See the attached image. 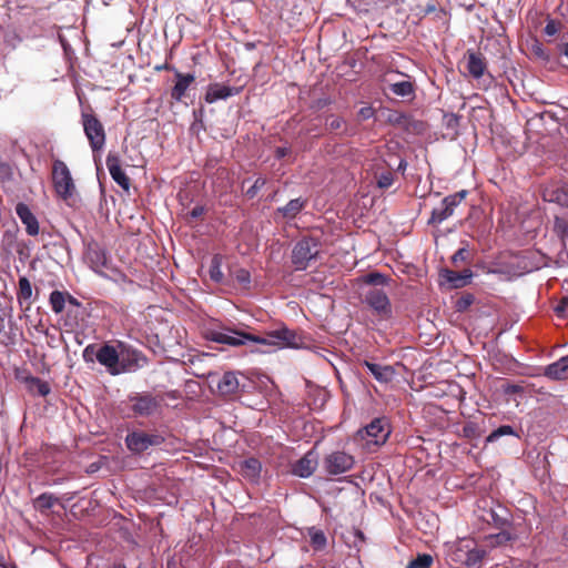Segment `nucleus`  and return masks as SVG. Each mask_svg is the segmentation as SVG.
Returning <instances> with one entry per match:
<instances>
[{
  "instance_id": "53",
  "label": "nucleus",
  "mask_w": 568,
  "mask_h": 568,
  "mask_svg": "<svg viewBox=\"0 0 568 568\" xmlns=\"http://www.w3.org/2000/svg\"><path fill=\"white\" fill-rule=\"evenodd\" d=\"M287 154V149L285 148H277L276 155L278 159L284 158Z\"/></svg>"
},
{
  "instance_id": "49",
  "label": "nucleus",
  "mask_w": 568,
  "mask_h": 568,
  "mask_svg": "<svg viewBox=\"0 0 568 568\" xmlns=\"http://www.w3.org/2000/svg\"><path fill=\"white\" fill-rule=\"evenodd\" d=\"M374 114H375V110L371 105L363 106L358 111V116L362 120H368V119L373 118Z\"/></svg>"
},
{
  "instance_id": "32",
  "label": "nucleus",
  "mask_w": 568,
  "mask_h": 568,
  "mask_svg": "<svg viewBox=\"0 0 568 568\" xmlns=\"http://www.w3.org/2000/svg\"><path fill=\"white\" fill-rule=\"evenodd\" d=\"M58 501L59 498L55 497L53 494L43 493L36 498L34 506L39 510L43 511L52 508Z\"/></svg>"
},
{
  "instance_id": "47",
  "label": "nucleus",
  "mask_w": 568,
  "mask_h": 568,
  "mask_svg": "<svg viewBox=\"0 0 568 568\" xmlns=\"http://www.w3.org/2000/svg\"><path fill=\"white\" fill-rule=\"evenodd\" d=\"M235 278L239 283L243 285H248L251 282L250 272L244 268H240L235 272Z\"/></svg>"
},
{
  "instance_id": "4",
  "label": "nucleus",
  "mask_w": 568,
  "mask_h": 568,
  "mask_svg": "<svg viewBox=\"0 0 568 568\" xmlns=\"http://www.w3.org/2000/svg\"><path fill=\"white\" fill-rule=\"evenodd\" d=\"M52 183L59 197L67 201L73 196L75 184L68 165L62 160L53 161Z\"/></svg>"
},
{
  "instance_id": "11",
  "label": "nucleus",
  "mask_w": 568,
  "mask_h": 568,
  "mask_svg": "<svg viewBox=\"0 0 568 568\" xmlns=\"http://www.w3.org/2000/svg\"><path fill=\"white\" fill-rule=\"evenodd\" d=\"M354 457L345 452H333L323 462L324 469L329 475H341L354 466Z\"/></svg>"
},
{
  "instance_id": "21",
  "label": "nucleus",
  "mask_w": 568,
  "mask_h": 568,
  "mask_svg": "<svg viewBox=\"0 0 568 568\" xmlns=\"http://www.w3.org/2000/svg\"><path fill=\"white\" fill-rule=\"evenodd\" d=\"M362 365L365 366L379 383H389L395 376V371L389 365H381L369 361H363Z\"/></svg>"
},
{
  "instance_id": "33",
  "label": "nucleus",
  "mask_w": 568,
  "mask_h": 568,
  "mask_svg": "<svg viewBox=\"0 0 568 568\" xmlns=\"http://www.w3.org/2000/svg\"><path fill=\"white\" fill-rule=\"evenodd\" d=\"M27 384L31 392L40 396H47L50 393L49 384L38 377L27 378Z\"/></svg>"
},
{
  "instance_id": "41",
  "label": "nucleus",
  "mask_w": 568,
  "mask_h": 568,
  "mask_svg": "<svg viewBox=\"0 0 568 568\" xmlns=\"http://www.w3.org/2000/svg\"><path fill=\"white\" fill-rule=\"evenodd\" d=\"M393 183H394V175L390 172L382 173L377 178V186L379 189H388L389 186L393 185Z\"/></svg>"
},
{
  "instance_id": "27",
  "label": "nucleus",
  "mask_w": 568,
  "mask_h": 568,
  "mask_svg": "<svg viewBox=\"0 0 568 568\" xmlns=\"http://www.w3.org/2000/svg\"><path fill=\"white\" fill-rule=\"evenodd\" d=\"M445 277L454 287H463L470 282L473 273L470 270H464L463 272L446 270Z\"/></svg>"
},
{
  "instance_id": "31",
  "label": "nucleus",
  "mask_w": 568,
  "mask_h": 568,
  "mask_svg": "<svg viewBox=\"0 0 568 568\" xmlns=\"http://www.w3.org/2000/svg\"><path fill=\"white\" fill-rule=\"evenodd\" d=\"M209 275L210 278L215 283H222L224 278V274L222 272V256L219 254H215L210 264L209 268Z\"/></svg>"
},
{
  "instance_id": "24",
  "label": "nucleus",
  "mask_w": 568,
  "mask_h": 568,
  "mask_svg": "<svg viewBox=\"0 0 568 568\" xmlns=\"http://www.w3.org/2000/svg\"><path fill=\"white\" fill-rule=\"evenodd\" d=\"M261 470H262V465H261L260 460L256 458H247L240 463L241 475L245 479H247L252 483L258 481Z\"/></svg>"
},
{
  "instance_id": "6",
  "label": "nucleus",
  "mask_w": 568,
  "mask_h": 568,
  "mask_svg": "<svg viewBox=\"0 0 568 568\" xmlns=\"http://www.w3.org/2000/svg\"><path fill=\"white\" fill-rule=\"evenodd\" d=\"M390 434L388 423L385 418H375L364 428L357 432V436L366 442V446L369 448L373 446L383 445Z\"/></svg>"
},
{
  "instance_id": "3",
  "label": "nucleus",
  "mask_w": 568,
  "mask_h": 568,
  "mask_svg": "<svg viewBox=\"0 0 568 568\" xmlns=\"http://www.w3.org/2000/svg\"><path fill=\"white\" fill-rule=\"evenodd\" d=\"M250 342L273 346L276 348H298L302 346V338L297 335V333L285 326L267 332L265 336H257L252 334Z\"/></svg>"
},
{
  "instance_id": "34",
  "label": "nucleus",
  "mask_w": 568,
  "mask_h": 568,
  "mask_svg": "<svg viewBox=\"0 0 568 568\" xmlns=\"http://www.w3.org/2000/svg\"><path fill=\"white\" fill-rule=\"evenodd\" d=\"M503 436H516L519 437V435L516 433V430L510 425H501L494 432H491L487 438L486 443H495Z\"/></svg>"
},
{
  "instance_id": "38",
  "label": "nucleus",
  "mask_w": 568,
  "mask_h": 568,
  "mask_svg": "<svg viewBox=\"0 0 568 568\" xmlns=\"http://www.w3.org/2000/svg\"><path fill=\"white\" fill-rule=\"evenodd\" d=\"M311 544L315 549H322L326 545V536L325 534L316 529L315 527H312L308 531Z\"/></svg>"
},
{
  "instance_id": "51",
  "label": "nucleus",
  "mask_w": 568,
  "mask_h": 568,
  "mask_svg": "<svg viewBox=\"0 0 568 568\" xmlns=\"http://www.w3.org/2000/svg\"><path fill=\"white\" fill-rule=\"evenodd\" d=\"M557 32V27L554 21H549L545 27V33L548 36H554Z\"/></svg>"
},
{
  "instance_id": "26",
  "label": "nucleus",
  "mask_w": 568,
  "mask_h": 568,
  "mask_svg": "<svg viewBox=\"0 0 568 568\" xmlns=\"http://www.w3.org/2000/svg\"><path fill=\"white\" fill-rule=\"evenodd\" d=\"M486 67L485 59L480 54L474 52L468 54L467 70L473 78H481L486 71Z\"/></svg>"
},
{
  "instance_id": "45",
  "label": "nucleus",
  "mask_w": 568,
  "mask_h": 568,
  "mask_svg": "<svg viewBox=\"0 0 568 568\" xmlns=\"http://www.w3.org/2000/svg\"><path fill=\"white\" fill-rule=\"evenodd\" d=\"M555 231L564 239L568 235V222L562 219L556 217Z\"/></svg>"
},
{
  "instance_id": "19",
  "label": "nucleus",
  "mask_w": 568,
  "mask_h": 568,
  "mask_svg": "<svg viewBox=\"0 0 568 568\" xmlns=\"http://www.w3.org/2000/svg\"><path fill=\"white\" fill-rule=\"evenodd\" d=\"M84 257L90 267L97 272L106 264L105 252L98 244L92 242L87 244Z\"/></svg>"
},
{
  "instance_id": "55",
  "label": "nucleus",
  "mask_w": 568,
  "mask_h": 568,
  "mask_svg": "<svg viewBox=\"0 0 568 568\" xmlns=\"http://www.w3.org/2000/svg\"><path fill=\"white\" fill-rule=\"evenodd\" d=\"M69 301L72 304H77V300L74 297H72L71 295H69Z\"/></svg>"
},
{
  "instance_id": "12",
  "label": "nucleus",
  "mask_w": 568,
  "mask_h": 568,
  "mask_svg": "<svg viewBox=\"0 0 568 568\" xmlns=\"http://www.w3.org/2000/svg\"><path fill=\"white\" fill-rule=\"evenodd\" d=\"M209 338L212 342L226 344L229 346L245 345L252 338V334L243 333L231 328L211 331Z\"/></svg>"
},
{
  "instance_id": "9",
  "label": "nucleus",
  "mask_w": 568,
  "mask_h": 568,
  "mask_svg": "<svg viewBox=\"0 0 568 568\" xmlns=\"http://www.w3.org/2000/svg\"><path fill=\"white\" fill-rule=\"evenodd\" d=\"M467 191L462 190L443 199L438 207L433 209L428 224H440L450 217L455 209L466 197Z\"/></svg>"
},
{
  "instance_id": "42",
  "label": "nucleus",
  "mask_w": 568,
  "mask_h": 568,
  "mask_svg": "<svg viewBox=\"0 0 568 568\" xmlns=\"http://www.w3.org/2000/svg\"><path fill=\"white\" fill-rule=\"evenodd\" d=\"M265 184L266 180L264 178H257L253 185L246 191V195L250 199H253Z\"/></svg>"
},
{
  "instance_id": "39",
  "label": "nucleus",
  "mask_w": 568,
  "mask_h": 568,
  "mask_svg": "<svg viewBox=\"0 0 568 568\" xmlns=\"http://www.w3.org/2000/svg\"><path fill=\"white\" fill-rule=\"evenodd\" d=\"M551 202H556L561 206L568 207V186L562 185L557 187L549 199Z\"/></svg>"
},
{
  "instance_id": "20",
  "label": "nucleus",
  "mask_w": 568,
  "mask_h": 568,
  "mask_svg": "<svg viewBox=\"0 0 568 568\" xmlns=\"http://www.w3.org/2000/svg\"><path fill=\"white\" fill-rule=\"evenodd\" d=\"M239 93V89L229 85L213 83L207 87L205 93V101L207 103H214L219 100H225Z\"/></svg>"
},
{
  "instance_id": "48",
  "label": "nucleus",
  "mask_w": 568,
  "mask_h": 568,
  "mask_svg": "<svg viewBox=\"0 0 568 568\" xmlns=\"http://www.w3.org/2000/svg\"><path fill=\"white\" fill-rule=\"evenodd\" d=\"M464 436L467 438H475L478 436L477 425L474 423H468L463 427Z\"/></svg>"
},
{
  "instance_id": "17",
  "label": "nucleus",
  "mask_w": 568,
  "mask_h": 568,
  "mask_svg": "<svg viewBox=\"0 0 568 568\" xmlns=\"http://www.w3.org/2000/svg\"><path fill=\"white\" fill-rule=\"evenodd\" d=\"M16 213L24 225L27 234L37 236L40 231L39 222L30 207L26 203L20 202L16 205Z\"/></svg>"
},
{
  "instance_id": "52",
  "label": "nucleus",
  "mask_w": 568,
  "mask_h": 568,
  "mask_svg": "<svg viewBox=\"0 0 568 568\" xmlns=\"http://www.w3.org/2000/svg\"><path fill=\"white\" fill-rule=\"evenodd\" d=\"M566 307H568V297H564L561 300L560 305L557 306L556 311L559 313L562 310H565Z\"/></svg>"
},
{
  "instance_id": "7",
  "label": "nucleus",
  "mask_w": 568,
  "mask_h": 568,
  "mask_svg": "<svg viewBox=\"0 0 568 568\" xmlns=\"http://www.w3.org/2000/svg\"><path fill=\"white\" fill-rule=\"evenodd\" d=\"M162 398L150 393H135L129 396L130 408L135 416L149 417L161 408Z\"/></svg>"
},
{
  "instance_id": "46",
  "label": "nucleus",
  "mask_w": 568,
  "mask_h": 568,
  "mask_svg": "<svg viewBox=\"0 0 568 568\" xmlns=\"http://www.w3.org/2000/svg\"><path fill=\"white\" fill-rule=\"evenodd\" d=\"M387 278L381 273H369L366 276V283L373 285H383L386 284Z\"/></svg>"
},
{
  "instance_id": "5",
  "label": "nucleus",
  "mask_w": 568,
  "mask_h": 568,
  "mask_svg": "<svg viewBox=\"0 0 568 568\" xmlns=\"http://www.w3.org/2000/svg\"><path fill=\"white\" fill-rule=\"evenodd\" d=\"M81 122L92 151H101L105 145V131L101 121L91 112H82Z\"/></svg>"
},
{
  "instance_id": "44",
  "label": "nucleus",
  "mask_w": 568,
  "mask_h": 568,
  "mask_svg": "<svg viewBox=\"0 0 568 568\" xmlns=\"http://www.w3.org/2000/svg\"><path fill=\"white\" fill-rule=\"evenodd\" d=\"M469 255V251L466 247H462L452 256V263L457 265L459 262H466Z\"/></svg>"
},
{
  "instance_id": "14",
  "label": "nucleus",
  "mask_w": 568,
  "mask_h": 568,
  "mask_svg": "<svg viewBox=\"0 0 568 568\" xmlns=\"http://www.w3.org/2000/svg\"><path fill=\"white\" fill-rule=\"evenodd\" d=\"M365 302L381 316L389 317L392 306L387 294L379 288H372L365 295Z\"/></svg>"
},
{
  "instance_id": "1",
  "label": "nucleus",
  "mask_w": 568,
  "mask_h": 568,
  "mask_svg": "<svg viewBox=\"0 0 568 568\" xmlns=\"http://www.w3.org/2000/svg\"><path fill=\"white\" fill-rule=\"evenodd\" d=\"M485 556V549L477 547L476 542L469 538L453 542L447 550L448 559L458 567L478 568Z\"/></svg>"
},
{
  "instance_id": "50",
  "label": "nucleus",
  "mask_w": 568,
  "mask_h": 568,
  "mask_svg": "<svg viewBox=\"0 0 568 568\" xmlns=\"http://www.w3.org/2000/svg\"><path fill=\"white\" fill-rule=\"evenodd\" d=\"M204 213V207L201 206V205H196L194 206L191 212H190V216L192 219H199L202 214Z\"/></svg>"
},
{
  "instance_id": "30",
  "label": "nucleus",
  "mask_w": 568,
  "mask_h": 568,
  "mask_svg": "<svg viewBox=\"0 0 568 568\" xmlns=\"http://www.w3.org/2000/svg\"><path fill=\"white\" fill-rule=\"evenodd\" d=\"M388 89L393 94L402 98L413 97L415 93L414 84L408 80L389 83Z\"/></svg>"
},
{
  "instance_id": "36",
  "label": "nucleus",
  "mask_w": 568,
  "mask_h": 568,
  "mask_svg": "<svg viewBox=\"0 0 568 568\" xmlns=\"http://www.w3.org/2000/svg\"><path fill=\"white\" fill-rule=\"evenodd\" d=\"M325 126L331 132L338 131V130L343 129V132L345 134H348L346 123H345L344 119L341 116H335V115L327 116L325 120Z\"/></svg>"
},
{
  "instance_id": "57",
  "label": "nucleus",
  "mask_w": 568,
  "mask_h": 568,
  "mask_svg": "<svg viewBox=\"0 0 568 568\" xmlns=\"http://www.w3.org/2000/svg\"><path fill=\"white\" fill-rule=\"evenodd\" d=\"M565 539L568 541V530L565 532Z\"/></svg>"
},
{
  "instance_id": "8",
  "label": "nucleus",
  "mask_w": 568,
  "mask_h": 568,
  "mask_svg": "<svg viewBox=\"0 0 568 568\" xmlns=\"http://www.w3.org/2000/svg\"><path fill=\"white\" fill-rule=\"evenodd\" d=\"M164 443V437L155 433H145L135 430L129 433L125 437V444L130 452L140 454L145 452L152 446H160Z\"/></svg>"
},
{
  "instance_id": "18",
  "label": "nucleus",
  "mask_w": 568,
  "mask_h": 568,
  "mask_svg": "<svg viewBox=\"0 0 568 568\" xmlns=\"http://www.w3.org/2000/svg\"><path fill=\"white\" fill-rule=\"evenodd\" d=\"M316 466L317 455L311 450L293 465V474L301 478H307L313 475Z\"/></svg>"
},
{
  "instance_id": "16",
  "label": "nucleus",
  "mask_w": 568,
  "mask_h": 568,
  "mask_svg": "<svg viewBox=\"0 0 568 568\" xmlns=\"http://www.w3.org/2000/svg\"><path fill=\"white\" fill-rule=\"evenodd\" d=\"M106 168L113 181L124 191L130 189V179L121 168V159L118 153L110 152L106 156Z\"/></svg>"
},
{
  "instance_id": "40",
  "label": "nucleus",
  "mask_w": 568,
  "mask_h": 568,
  "mask_svg": "<svg viewBox=\"0 0 568 568\" xmlns=\"http://www.w3.org/2000/svg\"><path fill=\"white\" fill-rule=\"evenodd\" d=\"M499 530V532L487 537L493 546L504 545L513 539V535L506 528Z\"/></svg>"
},
{
  "instance_id": "15",
  "label": "nucleus",
  "mask_w": 568,
  "mask_h": 568,
  "mask_svg": "<svg viewBox=\"0 0 568 568\" xmlns=\"http://www.w3.org/2000/svg\"><path fill=\"white\" fill-rule=\"evenodd\" d=\"M120 352L112 345L104 344L97 351V361L106 368L111 375H119Z\"/></svg>"
},
{
  "instance_id": "2",
  "label": "nucleus",
  "mask_w": 568,
  "mask_h": 568,
  "mask_svg": "<svg viewBox=\"0 0 568 568\" xmlns=\"http://www.w3.org/2000/svg\"><path fill=\"white\" fill-rule=\"evenodd\" d=\"M321 254V243L312 236L302 237L292 248L291 261L296 271H305Z\"/></svg>"
},
{
  "instance_id": "10",
  "label": "nucleus",
  "mask_w": 568,
  "mask_h": 568,
  "mask_svg": "<svg viewBox=\"0 0 568 568\" xmlns=\"http://www.w3.org/2000/svg\"><path fill=\"white\" fill-rule=\"evenodd\" d=\"M476 516L479 520L496 529H504L510 525L509 513L500 505L479 507Z\"/></svg>"
},
{
  "instance_id": "56",
  "label": "nucleus",
  "mask_w": 568,
  "mask_h": 568,
  "mask_svg": "<svg viewBox=\"0 0 568 568\" xmlns=\"http://www.w3.org/2000/svg\"><path fill=\"white\" fill-rule=\"evenodd\" d=\"M3 559H4L3 556L0 555V566H3V562H2Z\"/></svg>"
},
{
  "instance_id": "25",
  "label": "nucleus",
  "mask_w": 568,
  "mask_h": 568,
  "mask_svg": "<svg viewBox=\"0 0 568 568\" xmlns=\"http://www.w3.org/2000/svg\"><path fill=\"white\" fill-rule=\"evenodd\" d=\"M240 383L234 372H226L217 383V389L222 395L235 394L239 389Z\"/></svg>"
},
{
  "instance_id": "23",
  "label": "nucleus",
  "mask_w": 568,
  "mask_h": 568,
  "mask_svg": "<svg viewBox=\"0 0 568 568\" xmlns=\"http://www.w3.org/2000/svg\"><path fill=\"white\" fill-rule=\"evenodd\" d=\"M176 82L171 91V98L175 101H181L183 97L185 95L186 90L191 85L192 82H194L195 77L194 74L187 73H181L179 71L175 72Z\"/></svg>"
},
{
  "instance_id": "29",
  "label": "nucleus",
  "mask_w": 568,
  "mask_h": 568,
  "mask_svg": "<svg viewBox=\"0 0 568 568\" xmlns=\"http://www.w3.org/2000/svg\"><path fill=\"white\" fill-rule=\"evenodd\" d=\"M305 206V201L301 197L291 200L285 206L278 207L277 211L286 219H294Z\"/></svg>"
},
{
  "instance_id": "54",
  "label": "nucleus",
  "mask_w": 568,
  "mask_h": 568,
  "mask_svg": "<svg viewBox=\"0 0 568 568\" xmlns=\"http://www.w3.org/2000/svg\"><path fill=\"white\" fill-rule=\"evenodd\" d=\"M435 10H436L435 4L429 3V4H427V7L424 9V13H425V14H428V13L434 12Z\"/></svg>"
},
{
  "instance_id": "37",
  "label": "nucleus",
  "mask_w": 568,
  "mask_h": 568,
  "mask_svg": "<svg viewBox=\"0 0 568 568\" xmlns=\"http://www.w3.org/2000/svg\"><path fill=\"white\" fill-rule=\"evenodd\" d=\"M433 556L429 554H418L417 557L410 560L407 568H430L433 565Z\"/></svg>"
},
{
  "instance_id": "43",
  "label": "nucleus",
  "mask_w": 568,
  "mask_h": 568,
  "mask_svg": "<svg viewBox=\"0 0 568 568\" xmlns=\"http://www.w3.org/2000/svg\"><path fill=\"white\" fill-rule=\"evenodd\" d=\"M95 346L93 344H89L85 346V348L82 352V358L85 363H93L97 361L95 354H97Z\"/></svg>"
},
{
  "instance_id": "13",
  "label": "nucleus",
  "mask_w": 568,
  "mask_h": 568,
  "mask_svg": "<svg viewBox=\"0 0 568 568\" xmlns=\"http://www.w3.org/2000/svg\"><path fill=\"white\" fill-rule=\"evenodd\" d=\"M119 375L126 372H135L146 364V358L136 349L124 347L120 344Z\"/></svg>"
},
{
  "instance_id": "22",
  "label": "nucleus",
  "mask_w": 568,
  "mask_h": 568,
  "mask_svg": "<svg viewBox=\"0 0 568 568\" xmlns=\"http://www.w3.org/2000/svg\"><path fill=\"white\" fill-rule=\"evenodd\" d=\"M544 375L552 381L568 377V355L546 366Z\"/></svg>"
},
{
  "instance_id": "28",
  "label": "nucleus",
  "mask_w": 568,
  "mask_h": 568,
  "mask_svg": "<svg viewBox=\"0 0 568 568\" xmlns=\"http://www.w3.org/2000/svg\"><path fill=\"white\" fill-rule=\"evenodd\" d=\"M17 297L20 305L26 304L27 307L30 306L32 298V285L26 276H21L19 278Z\"/></svg>"
},
{
  "instance_id": "35",
  "label": "nucleus",
  "mask_w": 568,
  "mask_h": 568,
  "mask_svg": "<svg viewBox=\"0 0 568 568\" xmlns=\"http://www.w3.org/2000/svg\"><path fill=\"white\" fill-rule=\"evenodd\" d=\"M52 311L60 314L64 310L65 296L60 291H53L49 298Z\"/></svg>"
}]
</instances>
